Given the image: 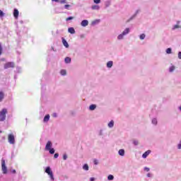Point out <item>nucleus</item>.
<instances>
[{
    "mask_svg": "<svg viewBox=\"0 0 181 181\" xmlns=\"http://www.w3.org/2000/svg\"><path fill=\"white\" fill-rule=\"evenodd\" d=\"M6 114H8V110L6 108H4L1 111H0V121H4L6 119Z\"/></svg>",
    "mask_w": 181,
    "mask_h": 181,
    "instance_id": "nucleus-1",
    "label": "nucleus"
},
{
    "mask_svg": "<svg viewBox=\"0 0 181 181\" xmlns=\"http://www.w3.org/2000/svg\"><path fill=\"white\" fill-rule=\"evenodd\" d=\"M45 173H47L48 175H49L50 179L52 180H54V177L53 176V172L52 171V169L50 167H47L45 169Z\"/></svg>",
    "mask_w": 181,
    "mask_h": 181,
    "instance_id": "nucleus-2",
    "label": "nucleus"
},
{
    "mask_svg": "<svg viewBox=\"0 0 181 181\" xmlns=\"http://www.w3.org/2000/svg\"><path fill=\"white\" fill-rule=\"evenodd\" d=\"M8 141L11 145H15V136L13 134H9L8 135Z\"/></svg>",
    "mask_w": 181,
    "mask_h": 181,
    "instance_id": "nucleus-3",
    "label": "nucleus"
},
{
    "mask_svg": "<svg viewBox=\"0 0 181 181\" xmlns=\"http://www.w3.org/2000/svg\"><path fill=\"white\" fill-rule=\"evenodd\" d=\"M1 170L4 175H6V173H8V168L5 165V160H1Z\"/></svg>",
    "mask_w": 181,
    "mask_h": 181,
    "instance_id": "nucleus-4",
    "label": "nucleus"
},
{
    "mask_svg": "<svg viewBox=\"0 0 181 181\" xmlns=\"http://www.w3.org/2000/svg\"><path fill=\"white\" fill-rule=\"evenodd\" d=\"M15 64L13 62H7L4 64V69H13Z\"/></svg>",
    "mask_w": 181,
    "mask_h": 181,
    "instance_id": "nucleus-5",
    "label": "nucleus"
},
{
    "mask_svg": "<svg viewBox=\"0 0 181 181\" xmlns=\"http://www.w3.org/2000/svg\"><path fill=\"white\" fill-rule=\"evenodd\" d=\"M13 16L14 18H16V19H18V18L19 17V11H18V9L15 8L13 11Z\"/></svg>",
    "mask_w": 181,
    "mask_h": 181,
    "instance_id": "nucleus-6",
    "label": "nucleus"
},
{
    "mask_svg": "<svg viewBox=\"0 0 181 181\" xmlns=\"http://www.w3.org/2000/svg\"><path fill=\"white\" fill-rule=\"evenodd\" d=\"M52 141H47V144H46V146H45V149L47 150V151H49V149H51V148H52Z\"/></svg>",
    "mask_w": 181,
    "mask_h": 181,
    "instance_id": "nucleus-7",
    "label": "nucleus"
},
{
    "mask_svg": "<svg viewBox=\"0 0 181 181\" xmlns=\"http://www.w3.org/2000/svg\"><path fill=\"white\" fill-rule=\"evenodd\" d=\"M150 153H151V150H148V151H146V152L142 155V158H144V159H146V158H148V156H149Z\"/></svg>",
    "mask_w": 181,
    "mask_h": 181,
    "instance_id": "nucleus-8",
    "label": "nucleus"
},
{
    "mask_svg": "<svg viewBox=\"0 0 181 181\" xmlns=\"http://www.w3.org/2000/svg\"><path fill=\"white\" fill-rule=\"evenodd\" d=\"M88 25V21L87 20H83L81 22V26L86 27Z\"/></svg>",
    "mask_w": 181,
    "mask_h": 181,
    "instance_id": "nucleus-9",
    "label": "nucleus"
},
{
    "mask_svg": "<svg viewBox=\"0 0 181 181\" xmlns=\"http://www.w3.org/2000/svg\"><path fill=\"white\" fill-rule=\"evenodd\" d=\"M68 32L71 35H74V33H76V30H74V28H69L68 29Z\"/></svg>",
    "mask_w": 181,
    "mask_h": 181,
    "instance_id": "nucleus-10",
    "label": "nucleus"
},
{
    "mask_svg": "<svg viewBox=\"0 0 181 181\" xmlns=\"http://www.w3.org/2000/svg\"><path fill=\"white\" fill-rule=\"evenodd\" d=\"M119 155H120V156H124V155H125V150L124 149L119 150Z\"/></svg>",
    "mask_w": 181,
    "mask_h": 181,
    "instance_id": "nucleus-11",
    "label": "nucleus"
},
{
    "mask_svg": "<svg viewBox=\"0 0 181 181\" xmlns=\"http://www.w3.org/2000/svg\"><path fill=\"white\" fill-rule=\"evenodd\" d=\"M112 64H113L112 61H109L107 63V67H108V69H111V67H112Z\"/></svg>",
    "mask_w": 181,
    "mask_h": 181,
    "instance_id": "nucleus-12",
    "label": "nucleus"
},
{
    "mask_svg": "<svg viewBox=\"0 0 181 181\" xmlns=\"http://www.w3.org/2000/svg\"><path fill=\"white\" fill-rule=\"evenodd\" d=\"M49 119H50V115H45V117H44V122H47Z\"/></svg>",
    "mask_w": 181,
    "mask_h": 181,
    "instance_id": "nucleus-13",
    "label": "nucleus"
},
{
    "mask_svg": "<svg viewBox=\"0 0 181 181\" xmlns=\"http://www.w3.org/2000/svg\"><path fill=\"white\" fill-rule=\"evenodd\" d=\"M95 108H97V105H90V107H89V110H90V111H94V110H95Z\"/></svg>",
    "mask_w": 181,
    "mask_h": 181,
    "instance_id": "nucleus-14",
    "label": "nucleus"
},
{
    "mask_svg": "<svg viewBox=\"0 0 181 181\" xmlns=\"http://www.w3.org/2000/svg\"><path fill=\"white\" fill-rule=\"evenodd\" d=\"M92 9H93V11H98V9H100V6H97V5L92 6Z\"/></svg>",
    "mask_w": 181,
    "mask_h": 181,
    "instance_id": "nucleus-15",
    "label": "nucleus"
},
{
    "mask_svg": "<svg viewBox=\"0 0 181 181\" xmlns=\"http://www.w3.org/2000/svg\"><path fill=\"white\" fill-rule=\"evenodd\" d=\"M128 33H129V28H126L124 31H123V33H122V34L125 36V35H128Z\"/></svg>",
    "mask_w": 181,
    "mask_h": 181,
    "instance_id": "nucleus-16",
    "label": "nucleus"
},
{
    "mask_svg": "<svg viewBox=\"0 0 181 181\" xmlns=\"http://www.w3.org/2000/svg\"><path fill=\"white\" fill-rule=\"evenodd\" d=\"M62 43L64 46H69V43H67V41H66V39H64V37H62Z\"/></svg>",
    "mask_w": 181,
    "mask_h": 181,
    "instance_id": "nucleus-17",
    "label": "nucleus"
},
{
    "mask_svg": "<svg viewBox=\"0 0 181 181\" xmlns=\"http://www.w3.org/2000/svg\"><path fill=\"white\" fill-rule=\"evenodd\" d=\"M60 74H61L62 76H66V74H67V71H66L65 69H62V70H61V71H60Z\"/></svg>",
    "mask_w": 181,
    "mask_h": 181,
    "instance_id": "nucleus-18",
    "label": "nucleus"
},
{
    "mask_svg": "<svg viewBox=\"0 0 181 181\" xmlns=\"http://www.w3.org/2000/svg\"><path fill=\"white\" fill-rule=\"evenodd\" d=\"M4 96H5V95L4 94V92L0 91V103H1V101H2V100H4Z\"/></svg>",
    "mask_w": 181,
    "mask_h": 181,
    "instance_id": "nucleus-19",
    "label": "nucleus"
},
{
    "mask_svg": "<svg viewBox=\"0 0 181 181\" xmlns=\"http://www.w3.org/2000/svg\"><path fill=\"white\" fill-rule=\"evenodd\" d=\"M108 127L109 128H112V127H114V120H112L108 123Z\"/></svg>",
    "mask_w": 181,
    "mask_h": 181,
    "instance_id": "nucleus-20",
    "label": "nucleus"
},
{
    "mask_svg": "<svg viewBox=\"0 0 181 181\" xmlns=\"http://www.w3.org/2000/svg\"><path fill=\"white\" fill-rule=\"evenodd\" d=\"M71 59L70 57H66L65 58V63H71Z\"/></svg>",
    "mask_w": 181,
    "mask_h": 181,
    "instance_id": "nucleus-21",
    "label": "nucleus"
},
{
    "mask_svg": "<svg viewBox=\"0 0 181 181\" xmlns=\"http://www.w3.org/2000/svg\"><path fill=\"white\" fill-rule=\"evenodd\" d=\"M124 36H125L123 33L118 35L117 39L121 40V39H124Z\"/></svg>",
    "mask_w": 181,
    "mask_h": 181,
    "instance_id": "nucleus-22",
    "label": "nucleus"
},
{
    "mask_svg": "<svg viewBox=\"0 0 181 181\" xmlns=\"http://www.w3.org/2000/svg\"><path fill=\"white\" fill-rule=\"evenodd\" d=\"M108 180H114V175H110L107 177Z\"/></svg>",
    "mask_w": 181,
    "mask_h": 181,
    "instance_id": "nucleus-23",
    "label": "nucleus"
},
{
    "mask_svg": "<svg viewBox=\"0 0 181 181\" xmlns=\"http://www.w3.org/2000/svg\"><path fill=\"white\" fill-rule=\"evenodd\" d=\"M166 53H167L168 54H170V53H172V49H171V48H168V49H166Z\"/></svg>",
    "mask_w": 181,
    "mask_h": 181,
    "instance_id": "nucleus-24",
    "label": "nucleus"
},
{
    "mask_svg": "<svg viewBox=\"0 0 181 181\" xmlns=\"http://www.w3.org/2000/svg\"><path fill=\"white\" fill-rule=\"evenodd\" d=\"M83 169L84 170H88V165L85 164V165L83 166Z\"/></svg>",
    "mask_w": 181,
    "mask_h": 181,
    "instance_id": "nucleus-25",
    "label": "nucleus"
},
{
    "mask_svg": "<svg viewBox=\"0 0 181 181\" xmlns=\"http://www.w3.org/2000/svg\"><path fill=\"white\" fill-rule=\"evenodd\" d=\"M145 37H146L145 34H141L139 36L141 40H144V39H145Z\"/></svg>",
    "mask_w": 181,
    "mask_h": 181,
    "instance_id": "nucleus-26",
    "label": "nucleus"
},
{
    "mask_svg": "<svg viewBox=\"0 0 181 181\" xmlns=\"http://www.w3.org/2000/svg\"><path fill=\"white\" fill-rule=\"evenodd\" d=\"M48 151H49V153H51V155H53V153H54V148H49Z\"/></svg>",
    "mask_w": 181,
    "mask_h": 181,
    "instance_id": "nucleus-27",
    "label": "nucleus"
},
{
    "mask_svg": "<svg viewBox=\"0 0 181 181\" xmlns=\"http://www.w3.org/2000/svg\"><path fill=\"white\" fill-rule=\"evenodd\" d=\"M152 124H154V125H156V124H158V120L156 119H153Z\"/></svg>",
    "mask_w": 181,
    "mask_h": 181,
    "instance_id": "nucleus-28",
    "label": "nucleus"
},
{
    "mask_svg": "<svg viewBox=\"0 0 181 181\" xmlns=\"http://www.w3.org/2000/svg\"><path fill=\"white\" fill-rule=\"evenodd\" d=\"M170 73H172L173 71H175V66H171V67H170Z\"/></svg>",
    "mask_w": 181,
    "mask_h": 181,
    "instance_id": "nucleus-29",
    "label": "nucleus"
},
{
    "mask_svg": "<svg viewBox=\"0 0 181 181\" xmlns=\"http://www.w3.org/2000/svg\"><path fill=\"white\" fill-rule=\"evenodd\" d=\"M73 19H74V17H71H71L66 18V22H67V21H71V20H73Z\"/></svg>",
    "mask_w": 181,
    "mask_h": 181,
    "instance_id": "nucleus-30",
    "label": "nucleus"
},
{
    "mask_svg": "<svg viewBox=\"0 0 181 181\" xmlns=\"http://www.w3.org/2000/svg\"><path fill=\"white\" fill-rule=\"evenodd\" d=\"M4 15H5V13H4V11L0 10V18H2Z\"/></svg>",
    "mask_w": 181,
    "mask_h": 181,
    "instance_id": "nucleus-31",
    "label": "nucleus"
},
{
    "mask_svg": "<svg viewBox=\"0 0 181 181\" xmlns=\"http://www.w3.org/2000/svg\"><path fill=\"white\" fill-rule=\"evenodd\" d=\"M94 4H100L101 0H93Z\"/></svg>",
    "mask_w": 181,
    "mask_h": 181,
    "instance_id": "nucleus-32",
    "label": "nucleus"
},
{
    "mask_svg": "<svg viewBox=\"0 0 181 181\" xmlns=\"http://www.w3.org/2000/svg\"><path fill=\"white\" fill-rule=\"evenodd\" d=\"M93 163H94V165H98V160L95 159V160H93Z\"/></svg>",
    "mask_w": 181,
    "mask_h": 181,
    "instance_id": "nucleus-33",
    "label": "nucleus"
},
{
    "mask_svg": "<svg viewBox=\"0 0 181 181\" xmlns=\"http://www.w3.org/2000/svg\"><path fill=\"white\" fill-rule=\"evenodd\" d=\"M54 158L55 159H57V158H59V153H55V154L54 155Z\"/></svg>",
    "mask_w": 181,
    "mask_h": 181,
    "instance_id": "nucleus-34",
    "label": "nucleus"
},
{
    "mask_svg": "<svg viewBox=\"0 0 181 181\" xmlns=\"http://www.w3.org/2000/svg\"><path fill=\"white\" fill-rule=\"evenodd\" d=\"M63 159H64V160H66V159H67V155L64 154L63 156Z\"/></svg>",
    "mask_w": 181,
    "mask_h": 181,
    "instance_id": "nucleus-35",
    "label": "nucleus"
},
{
    "mask_svg": "<svg viewBox=\"0 0 181 181\" xmlns=\"http://www.w3.org/2000/svg\"><path fill=\"white\" fill-rule=\"evenodd\" d=\"M64 8H65V9H67L68 8H70V5L66 4V5L64 6Z\"/></svg>",
    "mask_w": 181,
    "mask_h": 181,
    "instance_id": "nucleus-36",
    "label": "nucleus"
},
{
    "mask_svg": "<svg viewBox=\"0 0 181 181\" xmlns=\"http://www.w3.org/2000/svg\"><path fill=\"white\" fill-rule=\"evenodd\" d=\"M178 59H181V52H178Z\"/></svg>",
    "mask_w": 181,
    "mask_h": 181,
    "instance_id": "nucleus-37",
    "label": "nucleus"
},
{
    "mask_svg": "<svg viewBox=\"0 0 181 181\" xmlns=\"http://www.w3.org/2000/svg\"><path fill=\"white\" fill-rule=\"evenodd\" d=\"M52 117H54V118H56V117H57V113H53Z\"/></svg>",
    "mask_w": 181,
    "mask_h": 181,
    "instance_id": "nucleus-38",
    "label": "nucleus"
},
{
    "mask_svg": "<svg viewBox=\"0 0 181 181\" xmlns=\"http://www.w3.org/2000/svg\"><path fill=\"white\" fill-rule=\"evenodd\" d=\"M144 170H146V172H149V168H144Z\"/></svg>",
    "mask_w": 181,
    "mask_h": 181,
    "instance_id": "nucleus-39",
    "label": "nucleus"
},
{
    "mask_svg": "<svg viewBox=\"0 0 181 181\" xmlns=\"http://www.w3.org/2000/svg\"><path fill=\"white\" fill-rule=\"evenodd\" d=\"M60 2L61 4H66V0H61Z\"/></svg>",
    "mask_w": 181,
    "mask_h": 181,
    "instance_id": "nucleus-40",
    "label": "nucleus"
},
{
    "mask_svg": "<svg viewBox=\"0 0 181 181\" xmlns=\"http://www.w3.org/2000/svg\"><path fill=\"white\" fill-rule=\"evenodd\" d=\"M1 54H2V47L0 46V55H1Z\"/></svg>",
    "mask_w": 181,
    "mask_h": 181,
    "instance_id": "nucleus-41",
    "label": "nucleus"
},
{
    "mask_svg": "<svg viewBox=\"0 0 181 181\" xmlns=\"http://www.w3.org/2000/svg\"><path fill=\"white\" fill-rule=\"evenodd\" d=\"M138 144H139L138 141H134V145H138Z\"/></svg>",
    "mask_w": 181,
    "mask_h": 181,
    "instance_id": "nucleus-42",
    "label": "nucleus"
},
{
    "mask_svg": "<svg viewBox=\"0 0 181 181\" xmlns=\"http://www.w3.org/2000/svg\"><path fill=\"white\" fill-rule=\"evenodd\" d=\"M177 28H179V25H175L174 26V29H177Z\"/></svg>",
    "mask_w": 181,
    "mask_h": 181,
    "instance_id": "nucleus-43",
    "label": "nucleus"
},
{
    "mask_svg": "<svg viewBox=\"0 0 181 181\" xmlns=\"http://www.w3.org/2000/svg\"><path fill=\"white\" fill-rule=\"evenodd\" d=\"M90 181H94L95 179H94V177H91V178L90 179Z\"/></svg>",
    "mask_w": 181,
    "mask_h": 181,
    "instance_id": "nucleus-44",
    "label": "nucleus"
},
{
    "mask_svg": "<svg viewBox=\"0 0 181 181\" xmlns=\"http://www.w3.org/2000/svg\"><path fill=\"white\" fill-rule=\"evenodd\" d=\"M12 173H16V170H12Z\"/></svg>",
    "mask_w": 181,
    "mask_h": 181,
    "instance_id": "nucleus-45",
    "label": "nucleus"
},
{
    "mask_svg": "<svg viewBox=\"0 0 181 181\" xmlns=\"http://www.w3.org/2000/svg\"><path fill=\"white\" fill-rule=\"evenodd\" d=\"M148 177H151V173L147 174Z\"/></svg>",
    "mask_w": 181,
    "mask_h": 181,
    "instance_id": "nucleus-46",
    "label": "nucleus"
},
{
    "mask_svg": "<svg viewBox=\"0 0 181 181\" xmlns=\"http://www.w3.org/2000/svg\"><path fill=\"white\" fill-rule=\"evenodd\" d=\"M54 1V2H59V0H52Z\"/></svg>",
    "mask_w": 181,
    "mask_h": 181,
    "instance_id": "nucleus-47",
    "label": "nucleus"
},
{
    "mask_svg": "<svg viewBox=\"0 0 181 181\" xmlns=\"http://www.w3.org/2000/svg\"><path fill=\"white\" fill-rule=\"evenodd\" d=\"M66 47H69V46H66Z\"/></svg>",
    "mask_w": 181,
    "mask_h": 181,
    "instance_id": "nucleus-48",
    "label": "nucleus"
}]
</instances>
